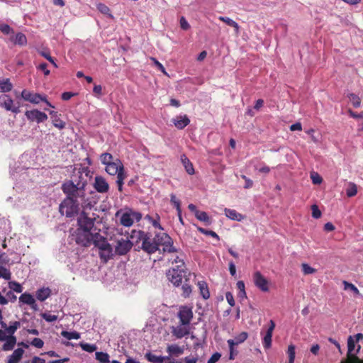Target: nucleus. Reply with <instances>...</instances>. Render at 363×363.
<instances>
[{"instance_id":"8fccbe9b","label":"nucleus","mask_w":363,"mask_h":363,"mask_svg":"<svg viewBox=\"0 0 363 363\" xmlns=\"http://www.w3.org/2000/svg\"><path fill=\"white\" fill-rule=\"evenodd\" d=\"M40 317L48 323H53L57 320V315L47 313H42V314H40Z\"/></svg>"},{"instance_id":"09e8293b","label":"nucleus","mask_w":363,"mask_h":363,"mask_svg":"<svg viewBox=\"0 0 363 363\" xmlns=\"http://www.w3.org/2000/svg\"><path fill=\"white\" fill-rule=\"evenodd\" d=\"M342 285H344V290H350L354 292V295H358V294H359V291H358V289L355 287L354 284L344 281H342Z\"/></svg>"},{"instance_id":"f704fd0d","label":"nucleus","mask_w":363,"mask_h":363,"mask_svg":"<svg viewBox=\"0 0 363 363\" xmlns=\"http://www.w3.org/2000/svg\"><path fill=\"white\" fill-rule=\"evenodd\" d=\"M218 20H220V21H221V22L225 23V25L233 28L234 29H235V31L239 30V25L235 21H234L233 19L230 18L229 17L220 16V17H218Z\"/></svg>"},{"instance_id":"72a5a7b5","label":"nucleus","mask_w":363,"mask_h":363,"mask_svg":"<svg viewBox=\"0 0 363 363\" xmlns=\"http://www.w3.org/2000/svg\"><path fill=\"white\" fill-rule=\"evenodd\" d=\"M12 89V84L9 79L0 81V93L10 92Z\"/></svg>"},{"instance_id":"5701e85b","label":"nucleus","mask_w":363,"mask_h":363,"mask_svg":"<svg viewBox=\"0 0 363 363\" xmlns=\"http://www.w3.org/2000/svg\"><path fill=\"white\" fill-rule=\"evenodd\" d=\"M225 217L230 218V220L238 222H240L245 218V216L234 209L225 208Z\"/></svg>"},{"instance_id":"20e7f679","label":"nucleus","mask_w":363,"mask_h":363,"mask_svg":"<svg viewBox=\"0 0 363 363\" xmlns=\"http://www.w3.org/2000/svg\"><path fill=\"white\" fill-rule=\"evenodd\" d=\"M132 233H133V235H132V238H135L137 240L140 241V242H142L140 248H142L144 252L149 255H152L160 250V247L161 245L152 242L151 235L148 233L138 230L133 231Z\"/></svg>"},{"instance_id":"e433bc0d","label":"nucleus","mask_w":363,"mask_h":363,"mask_svg":"<svg viewBox=\"0 0 363 363\" xmlns=\"http://www.w3.org/2000/svg\"><path fill=\"white\" fill-rule=\"evenodd\" d=\"M101 162L103 164H116V159L110 153L101 155Z\"/></svg>"},{"instance_id":"f8f14e48","label":"nucleus","mask_w":363,"mask_h":363,"mask_svg":"<svg viewBox=\"0 0 363 363\" xmlns=\"http://www.w3.org/2000/svg\"><path fill=\"white\" fill-rule=\"evenodd\" d=\"M353 350H354V340L350 336L347 337V354H346V359L342 361V363H363L362 359L352 353Z\"/></svg>"},{"instance_id":"1a4fd4ad","label":"nucleus","mask_w":363,"mask_h":363,"mask_svg":"<svg viewBox=\"0 0 363 363\" xmlns=\"http://www.w3.org/2000/svg\"><path fill=\"white\" fill-rule=\"evenodd\" d=\"M21 99L25 100V101L30 102L33 104H38L40 102H45L47 106L50 108H54V106L50 104L48 101L46 100L45 96H42L39 94L34 93L26 89H23L21 91Z\"/></svg>"},{"instance_id":"5fc2aeb1","label":"nucleus","mask_w":363,"mask_h":363,"mask_svg":"<svg viewBox=\"0 0 363 363\" xmlns=\"http://www.w3.org/2000/svg\"><path fill=\"white\" fill-rule=\"evenodd\" d=\"M170 201L171 203L174 206V208H176V211L179 213L182 211V209H180V201L175 197L174 194H171Z\"/></svg>"},{"instance_id":"dca6fc26","label":"nucleus","mask_w":363,"mask_h":363,"mask_svg":"<svg viewBox=\"0 0 363 363\" xmlns=\"http://www.w3.org/2000/svg\"><path fill=\"white\" fill-rule=\"evenodd\" d=\"M179 323L183 325H189L192 319L191 308L187 306H181L179 311Z\"/></svg>"},{"instance_id":"aec40b11","label":"nucleus","mask_w":363,"mask_h":363,"mask_svg":"<svg viewBox=\"0 0 363 363\" xmlns=\"http://www.w3.org/2000/svg\"><path fill=\"white\" fill-rule=\"evenodd\" d=\"M18 301L21 303L26 304L29 306L33 311L38 310V306H36L35 300L29 293H23L18 297Z\"/></svg>"},{"instance_id":"69168bd1","label":"nucleus","mask_w":363,"mask_h":363,"mask_svg":"<svg viewBox=\"0 0 363 363\" xmlns=\"http://www.w3.org/2000/svg\"><path fill=\"white\" fill-rule=\"evenodd\" d=\"M220 358V353L216 352L211 355V357L208 358V363H216Z\"/></svg>"},{"instance_id":"f03ea898","label":"nucleus","mask_w":363,"mask_h":363,"mask_svg":"<svg viewBox=\"0 0 363 363\" xmlns=\"http://www.w3.org/2000/svg\"><path fill=\"white\" fill-rule=\"evenodd\" d=\"M67 197L62 200L59 205V212L62 215L70 218L76 216L79 211V199L84 198V194L72 193V194H65Z\"/></svg>"},{"instance_id":"79ce46f5","label":"nucleus","mask_w":363,"mask_h":363,"mask_svg":"<svg viewBox=\"0 0 363 363\" xmlns=\"http://www.w3.org/2000/svg\"><path fill=\"white\" fill-rule=\"evenodd\" d=\"M96 9H98L101 14L112 18V15L110 13V9H108V7L105 4L102 3L96 4Z\"/></svg>"},{"instance_id":"052dcab7","label":"nucleus","mask_w":363,"mask_h":363,"mask_svg":"<svg viewBox=\"0 0 363 363\" xmlns=\"http://www.w3.org/2000/svg\"><path fill=\"white\" fill-rule=\"evenodd\" d=\"M40 56L45 57V60H48L50 64L53 65L54 67H57V65L54 62V59L51 57L48 52H40Z\"/></svg>"},{"instance_id":"393cba45","label":"nucleus","mask_w":363,"mask_h":363,"mask_svg":"<svg viewBox=\"0 0 363 363\" xmlns=\"http://www.w3.org/2000/svg\"><path fill=\"white\" fill-rule=\"evenodd\" d=\"M49 115L52 118V122H53L54 127H56L59 130H62L65 128V122L60 119V115L56 111H49Z\"/></svg>"},{"instance_id":"6e6d98bb","label":"nucleus","mask_w":363,"mask_h":363,"mask_svg":"<svg viewBox=\"0 0 363 363\" xmlns=\"http://www.w3.org/2000/svg\"><path fill=\"white\" fill-rule=\"evenodd\" d=\"M301 268H303V272L305 275L312 274L315 272V269L307 264H301Z\"/></svg>"},{"instance_id":"a878e982","label":"nucleus","mask_w":363,"mask_h":363,"mask_svg":"<svg viewBox=\"0 0 363 363\" xmlns=\"http://www.w3.org/2000/svg\"><path fill=\"white\" fill-rule=\"evenodd\" d=\"M23 355V350L18 348L8 357V363H18Z\"/></svg>"},{"instance_id":"c85d7f7f","label":"nucleus","mask_w":363,"mask_h":363,"mask_svg":"<svg viewBox=\"0 0 363 363\" xmlns=\"http://www.w3.org/2000/svg\"><path fill=\"white\" fill-rule=\"evenodd\" d=\"M10 40L14 43V45H18L19 46H24L27 44V38L22 33H16L14 37L10 38Z\"/></svg>"},{"instance_id":"603ef678","label":"nucleus","mask_w":363,"mask_h":363,"mask_svg":"<svg viewBox=\"0 0 363 363\" xmlns=\"http://www.w3.org/2000/svg\"><path fill=\"white\" fill-rule=\"evenodd\" d=\"M227 343H228V347H230V360H234V357L238 354V352L234 350V343H233L232 340H227Z\"/></svg>"},{"instance_id":"473e14b6","label":"nucleus","mask_w":363,"mask_h":363,"mask_svg":"<svg viewBox=\"0 0 363 363\" xmlns=\"http://www.w3.org/2000/svg\"><path fill=\"white\" fill-rule=\"evenodd\" d=\"M144 357H145V359H147L148 362L152 363H163V362L166 359V357H164L156 356L151 352L145 353V355H144Z\"/></svg>"},{"instance_id":"4d7b16f0","label":"nucleus","mask_w":363,"mask_h":363,"mask_svg":"<svg viewBox=\"0 0 363 363\" xmlns=\"http://www.w3.org/2000/svg\"><path fill=\"white\" fill-rule=\"evenodd\" d=\"M0 31L4 35H9L12 33V28L8 24L1 23L0 24Z\"/></svg>"},{"instance_id":"e2e57ef3","label":"nucleus","mask_w":363,"mask_h":363,"mask_svg":"<svg viewBox=\"0 0 363 363\" xmlns=\"http://www.w3.org/2000/svg\"><path fill=\"white\" fill-rule=\"evenodd\" d=\"M347 113H349V116H350V117H352L354 119H362L363 118V111L360 112L359 113H357L351 111V109H349V110H347Z\"/></svg>"},{"instance_id":"58836bf2","label":"nucleus","mask_w":363,"mask_h":363,"mask_svg":"<svg viewBox=\"0 0 363 363\" xmlns=\"http://www.w3.org/2000/svg\"><path fill=\"white\" fill-rule=\"evenodd\" d=\"M96 359L99 362V363H110V357L106 352H96Z\"/></svg>"},{"instance_id":"3c124183","label":"nucleus","mask_w":363,"mask_h":363,"mask_svg":"<svg viewBox=\"0 0 363 363\" xmlns=\"http://www.w3.org/2000/svg\"><path fill=\"white\" fill-rule=\"evenodd\" d=\"M9 289L11 291H15V293H21L22 292V286L18 282L11 281L9 282Z\"/></svg>"},{"instance_id":"13d9d810","label":"nucleus","mask_w":363,"mask_h":363,"mask_svg":"<svg viewBox=\"0 0 363 363\" xmlns=\"http://www.w3.org/2000/svg\"><path fill=\"white\" fill-rule=\"evenodd\" d=\"M150 60H152V63H154V65L157 67V69L160 70L162 74L167 75L166 69H164V67L162 64L157 61V60L155 57H150Z\"/></svg>"},{"instance_id":"338daca9","label":"nucleus","mask_w":363,"mask_h":363,"mask_svg":"<svg viewBox=\"0 0 363 363\" xmlns=\"http://www.w3.org/2000/svg\"><path fill=\"white\" fill-rule=\"evenodd\" d=\"M75 95H76V94H74L73 92L65 91V92H62V99L67 101L71 99V98Z\"/></svg>"},{"instance_id":"a19ab883","label":"nucleus","mask_w":363,"mask_h":363,"mask_svg":"<svg viewBox=\"0 0 363 363\" xmlns=\"http://www.w3.org/2000/svg\"><path fill=\"white\" fill-rule=\"evenodd\" d=\"M246 340H247V333L242 332L241 333H239L238 335L235 336V337H234V340H230L233 341L234 345H237L242 343Z\"/></svg>"},{"instance_id":"39448f33","label":"nucleus","mask_w":363,"mask_h":363,"mask_svg":"<svg viewBox=\"0 0 363 363\" xmlns=\"http://www.w3.org/2000/svg\"><path fill=\"white\" fill-rule=\"evenodd\" d=\"M92 245L99 250V257H101V262L106 263L112 257V247L105 237L101 235H94Z\"/></svg>"},{"instance_id":"423d86ee","label":"nucleus","mask_w":363,"mask_h":363,"mask_svg":"<svg viewBox=\"0 0 363 363\" xmlns=\"http://www.w3.org/2000/svg\"><path fill=\"white\" fill-rule=\"evenodd\" d=\"M105 165V172L111 176L118 177L116 184H118V191H122L123 181L125 179V174L123 169L122 162L116 158V164H103Z\"/></svg>"},{"instance_id":"ddd939ff","label":"nucleus","mask_w":363,"mask_h":363,"mask_svg":"<svg viewBox=\"0 0 363 363\" xmlns=\"http://www.w3.org/2000/svg\"><path fill=\"white\" fill-rule=\"evenodd\" d=\"M133 243L128 239L121 238L116 240V245H115V253L118 255H126L130 250Z\"/></svg>"},{"instance_id":"bb28decb","label":"nucleus","mask_w":363,"mask_h":363,"mask_svg":"<svg viewBox=\"0 0 363 363\" xmlns=\"http://www.w3.org/2000/svg\"><path fill=\"white\" fill-rule=\"evenodd\" d=\"M181 162H182L183 167H184V169H186V172H187L188 174L192 175L195 173L191 162H190V160L184 154L181 155Z\"/></svg>"},{"instance_id":"c9c22d12","label":"nucleus","mask_w":363,"mask_h":363,"mask_svg":"<svg viewBox=\"0 0 363 363\" xmlns=\"http://www.w3.org/2000/svg\"><path fill=\"white\" fill-rule=\"evenodd\" d=\"M194 216H196V219L200 222H203L205 225L211 224V218H209L208 215L206 212H196L194 213Z\"/></svg>"},{"instance_id":"0eeeda50","label":"nucleus","mask_w":363,"mask_h":363,"mask_svg":"<svg viewBox=\"0 0 363 363\" xmlns=\"http://www.w3.org/2000/svg\"><path fill=\"white\" fill-rule=\"evenodd\" d=\"M152 242L159 244L162 247V252L178 253V251L173 246V241L171 237L166 233H159L152 238Z\"/></svg>"},{"instance_id":"c03bdc74","label":"nucleus","mask_w":363,"mask_h":363,"mask_svg":"<svg viewBox=\"0 0 363 363\" xmlns=\"http://www.w3.org/2000/svg\"><path fill=\"white\" fill-rule=\"evenodd\" d=\"M145 219L148 220L150 223H152V227L159 229L160 230H163L160 224V217L157 215L155 218L150 216L149 215L145 217Z\"/></svg>"},{"instance_id":"4c0bfd02","label":"nucleus","mask_w":363,"mask_h":363,"mask_svg":"<svg viewBox=\"0 0 363 363\" xmlns=\"http://www.w3.org/2000/svg\"><path fill=\"white\" fill-rule=\"evenodd\" d=\"M62 337L66 338L67 340L79 339V333L75 331L69 332L67 330H62Z\"/></svg>"},{"instance_id":"0e129e2a","label":"nucleus","mask_w":363,"mask_h":363,"mask_svg":"<svg viewBox=\"0 0 363 363\" xmlns=\"http://www.w3.org/2000/svg\"><path fill=\"white\" fill-rule=\"evenodd\" d=\"M122 213H128L130 215V217L134 218L137 222H139V220L141 219V214L139 212L130 211L129 212H125Z\"/></svg>"},{"instance_id":"cd10ccee","label":"nucleus","mask_w":363,"mask_h":363,"mask_svg":"<svg viewBox=\"0 0 363 363\" xmlns=\"http://www.w3.org/2000/svg\"><path fill=\"white\" fill-rule=\"evenodd\" d=\"M1 328L6 330V331L4 332H6V333L9 334V335H13L15 333L16 330H17L19 328V322L14 321L11 323V325H10L9 326H7L6 323L1 322Z\"/></svg>"},{"instance_id":"ea45409f","label":"nucleus","mask_w":363,"mask_h":363,"mask_svg":"<svg viewBox=\"0 0 363 363\" xmlns=\"http://www.w3.org/2000/svg\"><path fill=\"white\" fill-rule=\"evenodd\" d=\"M357 194V186L353 182H349L346 189V196L352 198Z\"/></svg>"},{"instance_id":"2f4dec72","label":"nucleus","mask_w":363,"mask_h":363,"mask_svg":"<svg viewBox=\"0 0 363 363\" xmlns=\"http://www.w3.org/2000/svg\"><path fill=\"white\" fill-rule=\"evenodd\" d=\"M166 352L170 355L179 356L183 354V348L177 345H170L166 348Z\"/></svg>"},{"instance_id":"f3484780","label":"nucleus","mask_w":363,"mask_h":363,"mask_svg":"<svg viewBox=\"0 0 363 363\" xmlns=\"http://www.w3.org/2000/svg\"><path fill=\"white\" fill-rule=\"evenodd\" d=\"M274 328V321L273 320H269V328H267V330H266V333H264V338H262V345H264V349H269L272 345V335L273 334Z\"/></svg>"},{"instance_id":"2eb2a0df","label":"nucleus","mask_w":363,"mask_h":363,"mask_svg":"<svg viewBox=\"0 0 363 363\" xmlns=\"http://www.w3.org/2000/svg\"><path fill=\"white\" fill-rule=\"evenodd\" d=\"M252 281H254V284H255L256 288L260 289L261 291L267 292L269 291L268 280L263 277L261 272H254V274H252Z\"/></svg>"},{"instance_id":"4be33fe9","label":"nucleus","mask_w":363,"mask_h":363,"mask_svg":"<svg viewBox=\"0 0 363 363\" xmlns=\"http://www.w3.org/2000/svg\"><path fill=\"white\" fill-rule=\"evenodd\" d=\"M119 215H121L120 216V224H121L122 226L124 227H130L133 225V223H134V220L135 219L130 217V215L128 213H121V210L116 212V214H115V216L118 217Z\"/></svg>"},{"instance_id":"4468645a","label":"nucleus","mask_w":363,"mask_h":363,"mask_svg":"<svg viewBox=\"0 0 363 363\" xmlns=\"http://www.w3.org/2000/svg\"><path fill=\"white\" fill-rule=\"evenodd\" d=\"M25 116L30 122H35L37 123H43L48 120V116L43 111L37 109H32L25 112Z\"/></svg>"},{"instance_id":"864d4df0","label":"nucleus","mask_w":363,"mask_h":363,"mask_svg":"<svg viewBox=\"0 0 363 363\" xmlns=\"http://www.w3.org/2000/svg\"><path fill=\"white\" fill-rule=\"evenodd\" d=\"M191 293V286L186 283L183 284L182 285V296L184 298H188L190 294Z\"/></svg>"},{"instance_id":"774afa93","label":"nucleus","mask_w":363,"mask_h":363,"mask_svg":"<svg viewBox=\"0 0 363 363\" xmlns=\"http://www.w3.org/2000/svg\"><path fill=\"white\" fill-rule=\"evenodd\" d=\"M225 300H227V303L230 304V307H233L235 305L234 297H233V294L230 292L225 293Z\"/></svg>"},{"instance_id":"6ab92c4d","label":"nucleus","mask_w":363,"mask_h":363,"mask_svg":"<svg viewBox=\"0 0 363 363\" xmlns=\"http://www.w3.org/2000/svg\"><path fill=\"white\" fill-rule=\"evenodd\" d=\"M172 335L177 339H182L189 334V325L179 323L178 326L172 328Z\"/></svg>"},{"instance_id":"f257e3e1","label":"nucleus","mask_w":363,"mask_h":363,"mask_svg":"<svg viewBox=\"0 0 363 363\" xmlns=\"http://www.w3.org/2000/svg\"><path fill=\"white\" fill-rule=\"evenodd\" d=\"M182 256V253H179L169 258V261L174 267L166 272V277L175 286H179L182 284V280L185 276V264Z\"/></svg>"},{"instance_id":"49530a36","label":"nucleus","mask_w":363,"mask_h":363,"mask_svg":"<svg viewBox=\"0 0 363 363\" xmlns=\"http://www.w3.org/2000/svg\"><path fill=\"white\" fill-rule=\"evenodd\" d=\"M79 347L82 348V350L89 353H92L96 350V346L95 345H90L89 343L81 342L79 343Z\"/></svg>"},{"instance_id":"7ed1b4c3","label":"nucleus","mask_w":363,"mask_h":363,"mask_svg":"<svg viewBox=\"0 0 363 363\" xmlns=\"http://www.w3.org/2000/svg\"><path fill=\"white\" fill-rule=\"evenodd\" d=\"M86 175L79 170L74 172L70 180L64 182L62 185V193L72 195V194H84V188L86 186Z\"/></svg>"},{"instance_id":"de8ad7c7","label":"nucleus","mask_w":363,"mask_h":363,"mask_svg":"<svg viewBox=\"0 0 363 363\" xmlns=\"http://www.w3.org/2000/svg\"><path fill=\"white\" fill-rule=\"evenodd\" d=\"M0 278L4 279V280H10L11 279L10 270L1 265H0Z\"/></svg>"},{"instance_id":"37998d69","label":"nucleus","mask_w":363,"mask_h":363,"mask_svg":"<svg viewBox=\"0 0 363 363\" xmlns=\"http://www.w3.org/2000/svg\"><path fill=\"white\" fill-rule=\"evenodd\" d=\"M347 98H349V100H350L351 104H352V106H354V108L359 107L360 99L357 95L350 93V94H347Z\"/></svg>"},{"instance_id":"9b49d317","label":"nucleus","mask_w":363,"mask_h":363,"mask_svg":"<svg viewBox=\"0 0 363 363\" xmlns=\"http://www.w3.org/2000/svg\"><path fill=\"white\" fill-rule=\"evenodd\" d=\"M0 107L14 114L19 113V106L13 103V100L8 94L0 95Z\"/></svg>"},{"instance_id":"a18cd8bd","label":"nucleus","mask_w":363,"mask_h":363,"mask_svg":"<svg viewBox=\"0 0 363 363\" xmlns=\"http://www.w3.org/2000/svg\"><path fill=\"white\" fill-rule=\"evenodd\" d=\"M286 354H288V363H294L295 360V346L291 345L288 346V350H286Z\"/></svg>"},{"instance_id":"9d476101","label":"nucleus","mask_w":363,"mask_h":363,"mask_svg":"<svg viewBox=\"0 0 363 363\" xmlns=\"http://www.w3.org/2000/svg\"><path fill=\"white\" fill-rule=\"evenodd\" d=\"M94 222H95V218H89L86 213L82 212L79 214V218H77V225H79V228H77L76 230L100 231V229L96 228V227L94 225Z\"/></svg>"},{"instance_id":"a211bd4d","label":"nucleus","mask_w":363,"mask_h":363,"mask_svg":"<svg viewBox=\"0 0 363 363\" xmlns=\"http://www.w3.org/2000/svg\"><path fill=\"white\" fill-rule=\"evenodd\" d=\"M93 187H94L96 192L100 194H104L108 191V184H107L105 179L101 176H96L94 177V184H93Z\"/></svg>"},{"instance_id":"7c9ffc66","label":"nucleus","mask_w":363,"mask_h":363,"mask_svg":"<svg viewBox=\"0 0 363 363\" xmlns=\"http://www.w3.org/2000/svg\"><path fill=\"white\" fill-rule=\"evenodd\" d=\"M3 341H6V342L1 345V350L10 351L12 350L15 347L16 337L13 335H9L8 340H4Z\"/></svg>"},{"instance_id":"680f3d73","label":"nucleus","mask_w":363,"mask_h":363,"mask_svg":"<svg viewBox=\"0 0 363 363\" xmlns=\"http://www.w3.org/2000/svg\"><path fill=\"white\" fill-rule=\"evenodd\" d=\"M198 230H199L200 233L204 234L205 235H211L213 238L218 239V235L215 232H213L211 230H206L201 228H198Z\"/></svg>"},{"instance_id":"c756f323","label":"nucleus","mask_w":363,"mask_h":363,"mask_svg":"<svg viewBox=\"0 0 363 363\" xmlns=\"http://www.w3.org/2000/svg\"><path fill=\"white\" fill-rule=\"evenodd\" d=\"M198 288H199L200 296L204 300H207L209 298V291L207 284L204 281H198Z\"/></svg>"},{"instance_id":"bf43d9fd","label":"nucleus","mask_w":363,"mask_h":363,"mask_svg":"<svg viewBox=\"0 0 363 363\" xmlns=\"http://www.w3.org/2000/svg\"><path fill=\"white\" fill-rule=\"evenodd\" d=\"M31 345L35 348L40 349L44 345V342L38 337H35L31 341Z\"/></svg>"},{"instance_id":"6e6552de","label":"nucleus","mask_w":363,"mask_h":363,"mask_svg":"<svg viewBox=\"0 0 363 363\" xmlns=\"http://www.w3.org/2000/svg\"><path fill=\"white\" fill-rule=\"evenodd\" d=\"M94 235H100V231L76 230V244L84 247H87L91 245V241L93 240Z\"/></svg>"},{"instance_id":"b1692460","label":"nucleus","mask_w":363,"mask_h":363,"mask_svg":"<svg viewBox=\"0 0 363 363\" xmlns=\"http://www.w3.org/2000/svg\"><path fill=\"white\" fill-rule=\"evenodd\" d=\"M51 295V290L48 287H43L35 291V298L40 301H44Z\"/></svg>"},{"instance_id":"412c9836","label":"nucleus","mask_w":363,"mask_h":363,"mask_svg":"<svg viewBox=\"0 0 363 363\" xmlns=\"http://www.w3.org/2000/svg\"><path fill=\"white\" fill-rule=\"evenodd\" d=\"M174 127L179 130H183L190 123V120L186 115H179L172 118Z\"/></svg>"}]
</instances>
